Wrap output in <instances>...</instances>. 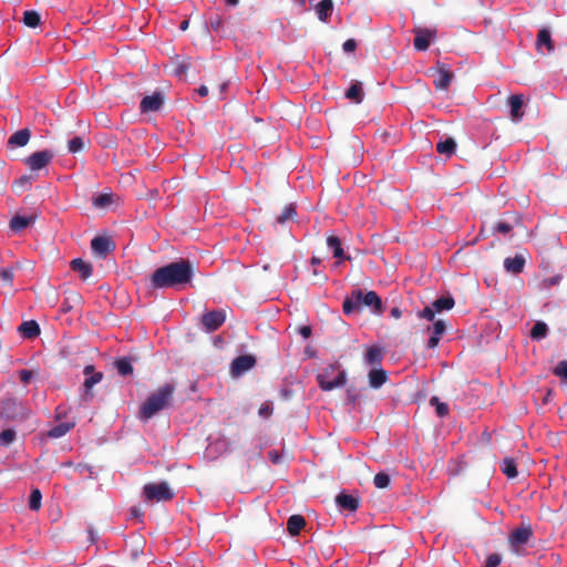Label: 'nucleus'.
<instances>
[{"label":"nucleus","instance_id":"nucleus-1","mask_svg":"<svg viewBox=\"0 0 567 567\" xmlns=\"http://www.w3.org/2000/svg\"><path fill=\"white\" fill-rule=\"evenodd\" d=\"M193 277L194 264L189 259L181 258L155 269L150 277V287L154 290H181L190 284Z\"/></svg>","mask_w":567,"mask_h":567},{"label":"nucleus","instance_id":"nucleus-2","mask_svg":"<svg viewBox=\"0 0 567 567\" xmlns=\"http://www.w3.org/2000/svg\"><path fill=\"white\" fill-rule=\"evenodd\" d=\"M174 392L175 386L169 383H166L163 386L158 388L142 404L140 409V419L143 421H148L157 412L167 409L173 401Z\"/></svg>","mask_w":567,"mask_h":567},{"label":"nucleus","instance_id":"nucleus-3","mask_svg":"<svg viewBox=\"0 0 567 567\" xmlns=\"http://www.w3.org/2000/svg\"><path fill=\"white\" fill-rule=\"evenodd\" d=\"M317 382L322 391H332L346 384L347 373L337 365H329L317 375Z\"/></svg>","mask_w":567,"mask_h":567},{"label":"nucleus","instance_id":"nucleus-4","mask_svg":"<svg viewBox=\"0 0 567 567\" xmlns=\"http://www.w3.org/2000/svg\"><path fill=\"white\" fill-rule=\"evenodd\" d=\"M143 492L148 501L166 502L174 497L166 482L146 484Z\"/></svg>","mask_w":567,"mask_h":567},{"label":"nucleus","instance_id":"nucleus-5","mask_svg":"<svg viewBox=\"0 0 567 567\" xmlns=\"http://www.w3.org/2000/svg\"><path fill=\"white\" fill-rule=\"evenodd\" d=\"M54 157V153L49 150L35 152L24 159L25 165L31 171H40L45 167Z\"/></svg>","mask_w":567,"mask_h":567},{"label":"nucleus","instance_id":"nucleus-6","mask_svg":"<svg viewBox=\"0 0 567 567\" xmlns=\"http://www.w3.org/2000/svg\"><path fill=\"white\" fill-rule=\"evenodd\" d=\"M225 320L224 310H213L204 313L200 321L207 332H214L224 324Z\"/></svg>","mask_w":567,"mask_h":567},{"label":"nucleus","instance_id":"nucleus-7","mask_svg":"<svg viewBox=\"0 0 567 567\" xmlns=\"http://www.w3.org/2000/svg\"><path fill=\"white\" fill-rule=\"evenodd\" d=\"M91 249L99 258H105L115 249V244L110 237L96 236L91 240Z\"/></svg>","mask_w":567,"mask_h":567},{"label":"nucleus","instance_id":"nucleus-8","mask_svg":"<svg viewBox=\"0 0 567 567\" xmlns=\"http://www.w3.org/2000/svg\"><path fill=\"white\" fill-rule=\"evenodd\" d=\"M24 408L13 399H7L0 402V416L6 420H16L20 415L24 416Z\"/></svg>","mask_w":567,"mask_h":567},{"label":"nucleus","instance_id":"nucleus-9","mask_svg":"<svg viewBox=\"0 0 567 567\" xmlns=\"http://www.w3.org/2000/svg\"><path fill=\"white\" fill-rule=\"evenodd\" d=\"M533 536V528L528 525H523L518 528H515L509 535V544L518 553V546H523L529 542Z\"/></svg>","mask_w":567,"mask_h":567},{"label":"nucleus","instance_id":"nucleus-10","mask_svg":"<svg viewBox=\"0 0 567 567\" xmlns=\"http://www.w3.org/2000/svg\"><path fill=\"white\" fill-rule=\"evenodd\" d=\"M414 48L417 51H425L429 49L431 41L435 38L436 30L427 28H417L414 30Z\"/></svg>","mask_w":567,"mask_h":567},{"label":"nucleus","instance_id":"nucleus-11","mask_svg":"<svg viewBox=\"0 0 567 567\" xmlns=\"http://www.w3.org/2000/svg\"><path fill=\"white\" fill-rule=\"evenodd\" d=\"M430 71H432L433 74H436V79L434 80L435 89L447 90L454 78L453 72L450 71L444 63H437L436 69H431Z\"/></svg>","mask_w":567,"mask_h":567},{"label":"nucleus","instance_id":"nucleus-12","mask_svg":"<svg viewBox=\"0 0 567 567\" xmlns=\"http://www.w3.org/2000/svg\"><path fill=\"white\" fill-rule=\"evenodd\" d=\"M256 364V358L251 354H244L235 358L231 362L230 371L235 377H239L250 369H252Z\"/></svg>","mask_w":567,"mask_h":567},{"label":"nucleus","instance_id":"nucleus-13","mask_svg":"<svg viewBox=\"0 0 567 567\" xmlns=\"http://www.w3.org/2000/svg\"><path fill=\"white\" fill-rule=\"evenodd\" d=\"M536 51L542 54H550L555 50L554 41L551 39V34L547 28H543L539 30L537 34V39L535 42Z\"/></svg>","mask_w":567,"mask_h":567},{"label":"nucleus","instance_id":"nucleus-14","mask_svg":"<svg viewBox=\"0 0 567 567\" xmlns=\"http://www.w3.org/2000/svg\"><path fill=\"white\" fill-rule=\"evenodd\" d=\"M164 105V95L161 92H154L152 95H146L140 103V111L142 113L157 112Z\"/></svg>","mask_w":567,"mask_h":567},{"label":"nucleus","instance_id":"nucleus-15","mask_svg":"<svg viewBox=\"0 0 567 567\" xmlns=\"http://www.w3.org/2000/svg\"><path fill=\"white\" fill-rule=\"evenodd\" d=\"M83 373L86 377L83 383L85 395H93L92 389L95 384L103 380V373L96 372L93 364H87L83 369Z\"/></svg>","mask_w":567,"mask_h":567},{"label":"nucleus","instance_id":"nucleus-16","mask_svg":"<svg viewBox=\"0 0 567 567\" xmlns=\"http://www.w3.org/2000/svg\"><path fill=\"white\" fill-rule=\"evenodd\" d=\"M361 297L360 298V306L362 307L363 305L367 306V307H371L373 308V311L378 315H381L383 312V303H382V300L381 298L378 296V293L375 291H368V292H363L361 290Z\"/></svg>","mask_w":567,"mask_h":567},{"label":"nucleus","instance_id":"nucleus-17","mask_svg":"<svg viewBox=\"0 0 567 567\" xmlns=\"http://www.w3.org/2000/svg\"><path fill=\"white\" fill-rule=\"evenodd\" d=\"M508 104L511 107L512 121L515 123L520 122L524 116V112L522 110L523 104H524L523 95H520V94L511 95L508 97Z\"/></svg>","mask_w":567,"mask_h":567},{"label":"nucleus","instance_id":"nucleus-18","mask_svg":"<svg viewBox=\"0 0 567 567\" xmlns=\"http://www.w3.org/2000/svg\"><path fill=\"white\" fill-rule=\"evenodd\" d=\"M327 246L332 251L334 258L338 259V264L342 260H350V256L344 254L342 248L341 239L338 236L330 235L327 237Z\"/></svg>","mask_w":567,"mask_h":567},{"label":"nucleus","instance_id":"nucleus-19","mask_svg":"<svg viewBox=\"0 0 567 567\" xmlns=\"http://www.w3.org/2000/svg\"><path fill=\"white\" fill-rule=\"evenodd\" d=\"M361 289H355L351 292L350 297H347L343 301V312L351 315L361 310L360 306Z\"/></svg>","mask_w":567,"mask_h":567},{"label":"nucleus","instance_id":"nucleus-20","mask_svg":"<svg viewBox=\"0 0 567 567\" xmlns=\"http://www.w3.org/2000/svg\"><path fill=\"white\" fill-rule=\"evenodd\" d=\"M337 505L344 511L354 512L358 509L360 499L347 493H340L336 497Z\"/></svg>","mask_w":567,"mask_h":567},{"label":"nucleus","instance_id":"nucleus-21","mask_svg":"<svg viewBox=\"0 0 567 567\" xmlns=\"http://www.w3.org/2000/svg\"><path fill=\"white\" fill-rule=\"evenodd\" d=\"M31 137V131L29 128H21L14 132L8 140V145L11 147H23L25 146Z\"/></svg>","mask_w":567,"mask_h":567},{"label":"nucleus","instance_id":"nucleus-22","mask_svg":"<svg viewBox=\"0 0 567 567\" xmlns=\"http://www.w3.org/2000/svg\"><path fill=\"white\" fill-rule=\"evenodd\" d=\"M70 267L73 271L79 272L80 277L83 280H86L92 276L93 267L90 262L81 259L75 258L70 262Z\"/></svg>","mask_w":567,"mask_h":567},{"label":"nucleus","instance_id":"nucleus-23","mask_svg":"<svg viewBox=\"0 0 567 567\" xmlns=\"http://www.w3.org/2000/svg\"><path fill=\"white\" fill-rule=\"evenodd\" d=\"M504 267L506 271L518 275L523 272L525 267V257L523 255H516L515 257H507L504 260Z\"/></svg>","mask_w":567,"mask_h":567},{"label":"nucleus","instance_id":"nucleus-24","mask_svg":"<svg viewBox=\"0 0 567 567\" xmlns=\"http://www.w3.org/2000/svg\"><path fill=\"white\" fill-rule=\"evenodd\" d=\"M344 96L353 103L360 104L364 97L362 83L359 81H352L350 87L346 91Z\"/></svg>","mask_w":567,"mask_h":567},{"label":"nucleus","instance_id":"nucleus-25","mask_svg":"<svg viewBox=\"0 0 567 567\" xmlns=\"http://www.w3.org/2000/svg\"><path fill=\"white\" fill-rule=\"evenodd\" d=\"M18 331L27 339H34L40 334L39 323L34 320L23 321Z\"/></svg>","mask_w":567,"mask_h":567},{"label":"nucleus","instance_id":"nucleus-26","mask_svg":"<svg viewBox=\"0 0 567 567\" xmlns=\"http://www.w3.org/2000/svg\"><path fill=\"white\" fill-rule=\"evenodd\" d=\"M368 379L371 388L379 389L388 381V373L383 369H373L369 372Z\"/></svg>","mask_w":567,"mask_h":567},{"label":"nucleus","instance_id":"nucleus-27","mask_svg":"<svg viewBox=\"0 0 567 567\" xmlns=\"http://www.w3.org/2000/svg\"><path fill=\"white\" fill-rule=\"evenodd\" d=\"M306 526V519L303 516L295 514L291 515L287 520V530L291 536L299 535L300 530Z\"/></svg>","mask_w":567,"mask_h":567},{"label":"nucleus","instance_id":"nucleus-28","mask_svg":"<svg viewBox=\"0 0 567 567\" xmlns=\"http://www.w3.org/2000/svg\"><path fill=\"white\" fill-rule=\"evenodd\" d=\"M333 11V2L332 0H321L316 6V13L318 16V19L322 22H327L328 19L331 17Z\"/></svg>","mask_w":567,"mask_h":567},{"label":"nucleus","instance_id":"nucleus-29","mask_svg":"<svg viewBox=\"0 0 567 567\" xmlns=\"http://www.w3.org/2000/svg\"><path fill=\"white\" fill-rule=\"evenodd\" d=\"M34 220H35L34 216L17 215L11 218L10 228H11V230L19 233V231L23 230L24 228H27L28 226H30L31 224H33Z\"/></svg>","mask_w":567,"mask_h":567},{"label":"nucleus","instance_id":"nucleus-30","mask_svg":"<svg viewBox=\"0 0 567 567\" xmlns=\"http://www.w3.org/2000/svg\"><path fill=\"white\" fill-rule=\"evenodd\" d=\"M455 150H456V142L452 137H449V138L441 141L436 144V152L442 155L451 156L452 154H454Z\"/></svg>","mask_w":567,"mask_h":567},{"label":"nucleus","instance_id":"nucleus-31","mask_svg":"<svg viewBox=\"0 0 567 567\" xmlns=\"http://www.w3.org/2000/svg\"><path fill=\"white\" fill-rule=\"evenodd\" d=\"M114 367H115L116 371L118 372V374H121L123 377L130 375L133 373V365H132L131 359L127 357H123V358L115 360Z\"/></svg>","mask_w":567,"mask_h":567},{"label":"nucleus","instance_id":"nucleus-32","mask_svg":"<svg viewBox=\"0 0 567 567\" xmlns=\"http://www.w3.org/2000/svg\"><path fill=\"white\" fill-rule=\"evenodd\" d=\"M89 141H85L82 136H74L68 142V152L76 154L85 150Z\"/></svg>","mask_w":567,"mask_h":567},{"label":"nucleus","instance_id":"nucleus-33","mask_svg":"<svg viewBox=\"0 0 567 567\" xmlns=\"http://www.w3.org/2000/svg\"><path fill=\"white\" fill-rule=\"evenodd\" d=\"M501 468H502V472L508 478H515L518 475L517 465H516L515 461L511 457H506L503 460Z\"/></svg>","mask_w":567,"mask_h":567},{"label":"nucleus","instance_id":"nucleus-34","mask_svg":"<svg viewBox=\"0 0 567 567\" xmlns=\"http://www.w3.org/2000/svg\"><path fill=\"white\" fill-rule=\"evenodd\" d=\"M455 305L454 298L452 296L441 297L436 299L432 306L436 312H441L444 310H451Z\"/></svg>","mask_w":567,"mask_h":567},{"label":"nucleus","instance_id":"nucleus-35","mask_svg":"<svg viewBox=\"0 0 567 567\" xmlns=\"http://www.w3.org/2000/svg\"><path fill=\"white\" fill-rule=\"evenodd\" d=\"M41 22L40 13L35 10L23 12V23L29 28H37Z\"/></svg>","mask_w":567,"mask_h":567},{"label":"nucleus","instance_id":"nucleus-36","mask_svg":"<svg viewBox=\"0 0 567 567\" xmlns=\"http://www.w3.org/2000/svg\"><path fill=\"white\" fill-rule=\"evenodd\" d=\"M73 424L71 423H60L52 429L49 430L48 436L52 439H59L64 436L71 429Z\"/></svg>","mask_w":567,"mask_h":567},{"label":"nucleus","instance_id":"nucleus-37","mask_svg":"<svg viewBox=\"0 0 567 567\" xmlns=\"http://www.w3.org/2000/svg\"><path fill=\"white\" fill-rule=\"evenodd\" d=\"M382 358V350L379 347H370L365 353V361L369 364H380Z\"/></svg>","mask_w":567,"mask_h":567},{"label":"nucleus","instance_id":"nucleus-38","mask_svg":"<svg viewBox=\"0 0 567 567\" xmlns=\"http://www.w3.org/2000/svg\"><path fill=\"white\" fill-rule=\"evenodd\" d=\"M548 333V327L543 321H537L530 331V337L536 340L544 339Z\"/></svg>","mask_w":567,"mask_h":567},{"label":"nucleus","instance_id":"nucleus-39","mask_svg":"<svg viewBox=\"0 0 567 567\" xmlns=\"http://www.w3.org/2000/svg\"><path fill=\"white\" fill-rule=\"evenodd\" d=\"M296 216V207L292 204L286 205L282 212L276 217L278 224H285Z\"/></svg>","mask_w":567,"mask_h":567},{"label":"nucleus","instance_id":"nucleus-40","mask_svg":"<svg viewBox=\"0 0 567 567\" xmlns=\"http://www.w3.org/2000/svg\"><path fill=\"white\" fill-rule=\"evenodd\" d=\"M553 373L564 384L567 385V360H561L557 363V365L553 369Z\"/></svg>","mask_w":567,"mask_h":567},{"label":"nucleus","instance_id":"nucleus-41","mask_svg":"<svg viewBox=\"0 0 567 567\" xmlns=\"http://www.w3.org/2000/svg\"><path fill=\"white\" fill-rule=\"evenodd\" d=\"M113 203V195L112 194H100L99 196L94 197L93 205L96 208H105L110 206Z\"/></svg>","mask_w":567,"mask_h":567},{"label":"nucleus","instance_id":"nucleus-42","mask_svg":"<svg viewBox=\"0 0 567 567\" xmlns=\"http://www.w3.org/2000/svg\"><path fill=\"white\" fill-rule=\"evenodd\" d=\"M373 483L378 488H388L391 483L390 475L385 472H379L373 478Z\"/></svg>","mask_w":567,"mask_h":567},{"label":"nucleus","instance_id":"nucleus-43","mask_svg":"<svg viewBox=\"0 0 567 567\" xmlns=\"http://www.w3.org/2000/svg\"><path fill=\"white\" fill-rule=\"evenodd\" d=\"M42 494L40 489L35 488L31 492L29 497V508L31 511H39L41 507Z\"/></svg>","mask_w":567,"mask_h":567},{"label":"nucleus","instance_id":"nucleus-44","mask_svg":"<svg viewBox=\"0 0 567 567\" xmlns=\"http://www.w3.org/2000/svg\"><path fill=\"white\" fill-rule=\"evenodd\" d=\"M430 404L435 406L436 414L441 417L446 416L449 414V406L446 403L440 402L437 396H433L430 400Z\"/></svg>","mask_w":567,"mask_h":567},{"label":"nucleus","instance_id":"nucleus-45","mask_svg":"<svg viewBox=\"0 0 567 567\" xmlns=\"http://www.w3.org/2000/svg\"><path fill=\"white\" fill-rule=\"evenodd\" d=\"M189 68H190L189 60L178 61L176 63V66H175V70H174V74L176 76L182 78V76L186 75V73L188 72Z\"/></svg>","mask_w":567,"mask_h":567},{"label":"nucleus","instance_id":"nucleus-46","mask_svg":"<svg viewBox=\"0 0 567 567\" xmlns=\"http://www.w3.org/2000/svg\"><path fill=\"white\" fill-rule=\"evenodd\" d=\"M16 439V432L11 429L4 430L0 433V443L2 445L11 444Z\"/></svg>","mask_w":567,"mask_h":567},{"label":"nucleus","instance_id":"nucleus-47","mask_svg":"<svg viewBox=\"0 0 567 567\" xmlns=\"http://www.w3.org/2000/svg\"><path fill=\"white\" fill-rule=\"evenodd\" d=\"M208 24L215 32H219L224 22L218 14H213L209 17Z\"/></svg>","mask_w":567,"mask_h":567},{"label":"nucleus","instance_id":"nucleus-48","mask_svg":"<svg viewBox=\"0 0 567 567\" xmlns=\"http://www.w3.org/2000/svg\"><path fill=\"white\" fill-rule=\"evenodd\" d=\"M446 330V326L443 320H436L432 326V334L442 338Z\"/></svg>","mask_w":567,"mask_h":567},{"label":"nucleus","instance_id":"nucleus-49","mask_svg":"<svg viewBox=\"0 0 567 567\" xmlns=\"http://www.w3.org/2000/svg\"><path fill=\"white\" fill-rule=\"evenodd\" d=\"M14 277V270L12 268H2L0 270V279L6 284H11Z\"/></svg>","mask_w":567,"mask_h":567},{"label":"nucleus","instance_id":"nucleus-50","mask_svg":"<svg viewBox=\"0 0 567 567\" xmlns=\"http://www.w3.org/2000/svg\"><path fill=\"white\" fill-rule=\"evenodd\" d=\"M272 404L271 402H265L260 405L259 410H258V414L261 416V417H269L271 414H272Z\"/></svg>","mask_w":567,"mask_h":567},{"label":"nucleus","instance_id":"nucleus-51","mask_svg":"<svg viewBox=\"0 0 567 567\" xmlns=\"http://www.w3.org/2000/svg\"><path fill=\"white\" fill-rule=\"evenodd\" d=\"M19 378L20 381L27 385L31 382V380L34 378V372L31 370H20L19 371Z\"/></svg>","mask_w":567,"mask_h":567},{"label":"nucleus","instance_id":"nucleus-52","mask_svg":"<svg viewBox=\"0 0 567 567\" xmlns=\"http://www.w3.org/2000/svg\"><path fill=\"white\" fill-rule=\"evenodd\" d=\"M435 309L433 308V306L431 307H425L422 311L419 312V317L421 318H424L429 321H433L434 318H435Z\"/></svg>","mask_w":567,"mask_h":567},{"label":"nucleus","instance_id":"nucleus-53","mask_svg":"<svg viewBox=\"0 0 567 567\" xmlns=\"http://www.w3.org/2000/svg\"><path fill=\"white\" fill-rule=\"evenodd\" d=\"M502 561V557L498 554H491L486 558L485 567H498Z\"/></svg>","mask_w":567,"mask_h":567},{"label":"nucleus","instance_id":"nucleus-54","mask_svg":"<svg viewBox=\"0 0 567 567\" xmlns=\"http://www.w3.org/2000/svg\"><path fill=\"white\" fill-rule=\"evenodd\" d=\"M496 231L501 234H507L513 229V226L504 220H499L495 226Z\"/></svg>","mask_w":567,"mask_h":567},{"label":"nucleus","instance_id":"nucleus-55","mask_svg":"<svg viewBox=\"0 0 567 567\" xmlns=\"http://www.w3.org/2000/svg\"><path fill=\"white\" fill-rule=\"evenodd\" d=\"M358 47V43L354 39H348L347 41H344V43L342 44V49L344 52H353L355 51Z\"/></svg>","mask_w":567,"mask_h":567},{"label":"nucleus","instance_id":"nucleus-56","mask_svg":"<svg viewBox=\"0 0 567 567\" xmlns=\"http://www.w3.org/2000/svg\"><path fill=\"white\" fill-rule=\"evenodd\" d=\"M347 399L350 403L354 404L358 400V395L355 393V389L354 388H349L347 389Z\"/></svg>","mask_w":567,"mask_h":567},{"label":"nucleus","instance_id":"nucleus-57","mask_svg":"<svg viewBox=\"0 0 567 567\" xmlns=\"http://www.w3.org/2000/svg\"><path fill=\"white\" fill-rule=\"evenodd\" d=\"M441 338L439 337H435V336H431L427 340V348L429 349H434L435 347H437L439 342H440Z\"/></svg>","mask_w":567,"mask_h":567},{"label":"nucleus","instance_id":"nucleus-58","mask_svg":"<svg viewBox=\"0 0 567 567\" xmlns=\"http://www.w3.org/2000/svg\"><path fill=\"white\" fill-rule=\"evenodd\" d=\"M299 333L305 338L308 339L311 336V328L309 326H302L299 329Z\"/></svg>","mask_w":567,"mask_h":567},{"label":"nucleus","instance_id":"nucleus-59","mask_svg":"<svg viewBox=\"0 0 567 567\" xmlns=\"http://www.w3.org/2000/svg\"><path fill=\"white\" fill-rule=\"evenodd\" d=\"M312 274L318 279L316 282L323 284L327 281V276L323 272H320L317 269H313Z\"/></svg>","mask_w":567,"mask_h":567},{"label":"nucleus","instance_id":"nucleus-60","mask_svg":"<svg viewBox=\"0 0 567 567\" xmlns=\"http://www.w3.org/2000/svg\"><path fill=\"white\" fill-rule=\"evenodd\" d=\"M268 456H269L270 461L275 464H278L280 462V455L276 451L269 452Z\"/></svg>","mask_w":567,"mask_h":567},{"label":"nucleus","instance_id":"nucleus-61","mask_svg":"<svg viewBox=\"0 0 567 567\" xmlns=\"http://www.w3.org/2000/svg\"><path fill=\"white\" fill-rule=\"evenodd\" d=\"M390 313H391V316H392L393 318H395V319H399V318H401V316H402V311H401V309H400L399 307H393V308L391 309Z\"/></svg>","mask_w":567,"mask_h":567},{"label":"nucleus","instance_id":"nucleus-62","mask_svg":"<svg viewBox=\"0 0 567 567\" xmlns=\"http://www.w3.org/2000/svg\"><path fill=\"white\" fill-rule=\"evenodd\" d=\"M19 185L23 186V185H30L31 184V176H22L20 177V179L17 182Z\"/></svg>","mask_w":567,"mask_h":567},{"label":"nucleus","instance_id":"nucleus-63","mask_svg":"<svg viewBox=\"0 0 567 567\" xmlns=\"http://www.w3.org/2000/svg\"><path fill=\"white\" fill-rule=\"evenodd\" d=\"M196 92L200 95V96H206L208 94V87L206 85H200Z\"/></svg>","mask_w":567,"mask_h":567},{"label":"nucleus","instance_id":"nucleus-64","mask_svg":"<svg viewBox=\"0 0 567 567\" xmlns=\"http://www.w3.org/2000/svg\"><path fill=\"white\" fill-rule=\"evenodd\" d=\"M320 264H321V259H320L319 257L313 256V257L311 258V265H313V266H318V265H320Z\"/></svg>","mask_w":567,"mask_h":567}]
</instances>
